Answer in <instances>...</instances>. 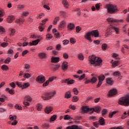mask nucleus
<instances>
[{"label":"nucleus","mask_w":129,"mask_h":129,"mask_svg":"<svg viewBox=\"0 0 129 129\" xmlns=\"http://www.w3.org/2000/svg\"><path fill=\"white\" fill-rule=\"evenodd\" d=\"M63 57L64 59H68V58H69V55H68V54L65 53L63 54Z\"/></svg>","instance_id":"obj_55"},{"label":"nucleus","mask_w":129,"mask_h":129,"mask_svg":"<svg viewBox=\"0 0 129 129\" xmlns=\"http://www.w3.org/2000/svg\"><path fill=\"white\" fill-rule=\"evenodd\" d=\"M6 32V30L3 27L0 26V34H4Z\"/></svg>","instance_id":"obj_45"},{"label":"nucleus","mask_w":129,"mask_h":129,"mask_svg":"<svg viewBox=\"0 0 129 129\" xmlns=\"http://www.w3.org/2000/svg\"><path fill=\"white\" fill-rule=\"evenodd\" d=\"M39 29L40 32H43V31H44V29H45V27H44V25H40L39 26Z\"/></svg>","instance_id":"obj_42"},{"label":"nucleus","mask_w":129,"mask_h":129,"mask_svg":"<svg viewBox=\"0 0 129 129\" xmlns=\"http://www.w3.org/2000/svg\"><path fill=\"white\" fill-rule=\"evenodd\" d=\"M113 29L115 31L116 34H118V28L111 26L107 28L106 31V35L109 36L110 35H111V33H112Z\"/></svg>","instance_id":"obj_6"},{"label":"nucleus","mask_w":129,"mask_h":129,"mask_svg":"<svg viewBox=\"0 0 129 129\" xmlns=\"http://www.w3.org/2000/svg\"><path fill=\"white\" fill-rule=\"evenodd\" d=\"M8 45H9V43L7 42H4L3 43H1V46L3 48H6V47H7Z\"/></svg>","instance_id":"obj_41"},{"label":"nucleus","mask_w":129,"mask_h":129,"mask_svg":"<svg viewBox=\"0 0 129 129\" xmlns=\"http://www.w3.org/2000/svg\"><path fill=\"white\" fill-rule=\"evenodd\" d=\"M62 4L65 8H68L69 5H68V2L66 0L62 1Z\"/></svg>","instance_id":"obj_32"},{"label":"nucleus","mask_w":129,"mask_h":129,"mask_svg":"<svg viewBox=\"0 0 129 129\" xmlns=\"http://www.w3.org/2000/svg\"><path fill=\"white\" fill-rule=\"evenodd\" d=\"M106 82L107 84H110V85H111L113 83V82L112 81V80H111V78H108L107 79Z\"/></svg>","instance_id":"obj_33"},{"label":"nucleus","mask_w":129,"mask_h":129,"mask_svg":"<svg viewBox=\"0 0 129 129\" xmlns=\"http://www.w3.org/2000/svg\"><path fill=\"white\" fill-rule=\"evenodd\" d=\"M100 107L97 106H96L95 108H90V114H91L92 113H93V112H94V111L95 112H100Z\"/></svg>","instance_id":"obj_11"},{"label":"nucleus","mask_w":129,"mask_h":129,"mask_svg":"<svg viewBox=\"0 0 129 129\" xmlns=\"http://www.w3.org/2000/svg\"><path fill=\"white\" fill-rule=\"evenodd\" d=\"M65 98H70L71 97V93L70 92H67L65 93L64 95Z\"/></svg>","instance_id":"obj_27"},{"label":"nucleus","mask_w":129,"mask_h":129,"mask_svg":"<svg viewBox=\"0 0 129 129\" xmlns=\"http://www.w3.org/2000/svg\"><path fill=\"white\" fill-rule=\"evenodd\" d=\"M107 112V109H103V110L102 111V116H103L104 115L106 114Z\"/></svg>","instance_id":"obj_51"},{"label":"nucleus","mask_w":129,"mask_h":129,"mask_svg":"<svg viewBox=\"0 0 129 129\" xmlns=\"http://www.w3.org/2000/svg\"><path fill=\"white\" fill-rule=\"evenodd\" d=\"M53 38L52 34H48L46 35V40H51Z\"/></svg>","instance_id":"obj_39"},{"label":"nucleus","mask_w":129,"mask_h":129,"mask_svg":"<svg viewBox=\"0 0 129 129\" xmlns=\"http://www.w3.org/2000/svg\"><path fill=\"white\" fill-rule=\"evenodd\" d=\"M2 69L3 70H9V67H8V66L6 65V64H4L2 66Z\"/></svg>","instance_id":"obj_35"},{"label":"nucleus","mask_w":129,"mask_h":129,"mask_svg":"<svg viewBox=\"0 0 129 129\" xmlns=\"http://www.w3.org/2000/svg\"><path fill=\"white\" fill-rule=\"evenodd\" d=\"M89 61L91 64H94L95 66H99L102 63L101 58L97 57L95 55L90 56L89 57Z\"/></svg>","instance_id":"obj_1"},{"label":"nucleus","mask_w":129,"mask_h":129,"mask_svg":"<svg viewBox=\"0 0 129 129\" xmlns=\"http://www.w3.org/2000/svg\"><path fill=\"white\" fill-rule=\"evenodd\" d=\"M90 81H91V83H95V82H96V81H97V78H96V77H93L91 79V80H90Z\"/></svg>","instance_id":"obj_36"},{"label":"nucleus","mask_w":129,"mask_h":129,"mask_svg":"<svg viewBox=\"0 0 129 129\" xmlns=\"http://www.w3.org/2000/svg\"><path fill=\"white\" fill-rule=\"evenodd\" d=\"M44 16V14L41 13L38 16L37 19H42V18H43Z\"/></svg>","instance_id":"obj_58"},{"label":"nucleus","mask_w":129,"mask_h":129,"mask_svg":"<svg viewBox=\"0 0 129 129\" xmlns=\"http://www.w3.org/2000/svg\"><path fill=\"white\" fill-rule=\"evenodd\" d=\"M107 12L110 14H115L119 11L117 6L115 5L108 4L107 5Z\"/></svg>","instance_id":"obj_3"},{"label":"nucleus","mask_w":129,"mask_h":129,"mask_svg":"<svg viewBox=\"0 0 129 129\" xmlns=\"http://www.w3.org/2000/svg\"><path fill=\"white\" fill-rule=\"evenodd\" d=\"M56 118H57V116H56V115H54L51 117L50 120L51 121H54V120H56Z\"/></svg>","instance_id":"obj_43"},{"label":"nucleus","mask_w":129,"mask_h":129,"mask_svg":"<svg viewBox=\"0 0 129 129\" xmlns=\"http://www.w3.org/2000/svg\"><path fill=\"white\" fill-rule=\"evenodd\" d=\"M38 57H39L40 59H46V58H47V54L45 52H41L38 54Z\"/></svg>","instance_id":"obj_14"},{"label":"nucleus","mask_w":129,"mask_h":129,"mask_svg":"<svg viewBox=\"0 0 129 129\" xmlns=\"http://www.w3.org/2000/svg\"><path fill=\"white\" fill-rule=\"evenodd\" d=\"M98 78L99 79V83L97 85V87H100V86L101 85V84H102V81H103V80H104V79H105V76H104V75H101L99 76L98 77Z\"/></svg>","instance_id":"obj_8"},{"label":"nucleus","mask_w":129,"mask_h":129,"mask_svg":"<svg viewBox=\"0 0 129 129\" xmlns=\"http://www.w3.org/2000/svg\"><path fill=\"white\" fill-rule=\"evenodd\" d=\"M68 63L66 61H64L63 62L62 64V70H67V69H68Z\"/></svg>","instance_id":"obj_18"},{"label":"nucleus","mask_w":129,"mask_h":129,"mask_svg":"<svg viewBox=\"0 0 129 129\" xmlns=\"http://www.w3.org/2000/svg\"><path fill=\"white\" fill-rule=\"evenodd\" d=\"M93 124H94V126H95V127H98V126L100 125L99 123H98V122H94Z\"/></svg>","instance_id":"obj_60"},{"label":"nucleus","mask_w":129,"mask_h":129,"mask_svg":"<svg viewBox=\"0 0 129 129\" xmlns=\"http://www.w3.org/2000/svg\"><path fill=\"white\" fill-rule=\"evenodd\" d=\"M43 108V106H42V104H38L36 106V109L38 110V111H41L42 110V109Z\"/></svg>","instance_id":"obj_25"},{"label":"nucleus","mask_w":129,"mask_h":129,"mask_svg":"<svg viewBox=\"0 0 129 129\" xmlns=\"http://www.w3.org/2000/svg\"><path fill=\"white\" fill-rule=\"evenodd\" d=\"M63 119L65 120H71V119H72L73 118H71V117L69 116V115H66L63 116Z\"/></svg>","instance_id":"obj_29"},{"label":"nucleus","mask_w":129,"mask_h":129,"mask_svg":"<svg viewBox=\"0 0 129 129\" xmlns=\"http://www.w3.org/2000/svg\"><path fill=\"white\" fill-rule=\"evenodd\" d=\"M80 31H81V28H80V27H79V26H77L76 27L77 33H79V32H80Z\"/></svg>","instance_id":"obj_62"},{"label":"nucleus","mask_w":129,"mask_h":129,"mask_svg":"<svg viewBox=\"0 0 129 129\" xmlns=\"http://www.w3.org/2000/svg\"><path fill=\"white\" fill-rule=\"evenodd\" d=\"M52 110H53V108H52L51 106L46 107L44 110L46 113H49L51 111H52Z\"/></svg>","instance_id":"obj_19"},{"label":"nucleus","mask_w":129,"mask_h":129,"mask_svg":"<svg viewBox=\"0 0 129 129\" xmlns=\"http://www.w3.org/2000/svg\"><path fill=\"white\" fill-rule=\"evenodd\" d=\"M30 86V83H24L22 85V89L28 88Z\"/></svg>","instance_id":"obj_22"},{"label":"nucleus","mask_w":129,"mask_h":129,"mask_svg":"<svg viewBox=\"0 0 129 129\" xmlns=\"http://www.w3.org/2000/svg\"><path fill=\"white\" fill-rule=\"evenodd\" d=\"M6 91H8L10 94H15V91L13 89L10 90L9 88H6Z\"/></svg>","instance_id":"obj_30"},{"label":"nucleus","mask_w":129,"mask_h":129,"mask_svg":"<svg viewBox=\"0 0 129 129\" xmlns=\"http://www.w3.org/2000/svg\"><path fill=\"white\" fill-rule=\"evenodd\" d=\"M8 54H11V55H13V54H14V50L12 49H9L8 51Z\"/></svg>","instance_id":"obj_63"},{"label":"nucleus","mask_w":129,"mask_h":129,"mask_svg":"<svg viewBox=\"0 0 129 129\" xmlns=\"http://www.w3.org/2000/svg\"><path fill=\"white\" fill-rule=\"evenodd\" d=\"M107 21L109 24H111V25H113L115 23H122V22H123V20L122 19L118 20L112 18H108L107 19Z\"/></svg>","instance_id":"obj_7"},{"label":"nucleus","mask_w":129,"mask_h":129,"mask_svg":"<svg viewBox=\"0 0 129 129\" xmlns=\"http://www.w3.org/2000/svg\"><path fill=\"white\" fill-rule=\"evenodd\" d=\"M108 48V46L106 43H104L102 45V50H106Z\"/></svg>","instance_id":"obj_34"},{"label":"nucleus","mask_w":129,"mask_h":129,"mask_svg":"<svg viewBox=\"0 0 129 129\" xmlns=\"http://www.w3.org/2000/svg\"><path fill=\"white\" fill-rule=\"evenodd\" d=\"M15 108H16V109H19V110H22V106L18 104L15 105Z\"/></svg>","instance_id":"obj_49"},{"label":"nucleus","mask_w":129,"mask_h":129,"mask_svg":"<svg viewBox=\"0 0 129 129\" xmlns=\"http://www.w3.org/2000/svg\"><path fill=\"white\" fill-rule=\"evenodd\" d=\"M48 20H49L48 18L44 19L42 21V23H40V25L44 26V25L46 24V22L48 21Z\"/></svg>","instance_id":"obj_46"},{"label":"nucleus","mask_w":129,"mask_h":129,"mask_svg":"<svg viewBox=\"0 0 129 129\" xmlns=\"http://www.w3.org/2000/svg\"><path fill=\"white\" fill-rule=\"evenodd\" d=\"M99 123L101 125H104V118H103V117H100L99 120Z\"/></svg>","instance_id":"obj_23"},{"label":"nucleus","mask_w":129,"mask_h":129,"mask_svg":"<svg viewBox=\"0 0 129 129\" xmlns=\"http://www.w3.org/2000/svg\"><path fill=\"white\" fill-rule=\"evenodd\" d=\"M24 8H25L24 5H19L17 6V9L18 10H22V9H24Z\"/></svg>","instance_id":"obj_47"},{"label":"nucleus","mask_w":129,"mask_h":129,"mask_svg":"<svg viewBox=\"0 0 129 129\" xmlns=\"http://www.w3.org/2000/svg\"><path fill=\"white\" fill-rule=\"evenodd\" d=\"M89 112L90 114L91 111H90V108H88L87 106H83L82 107V113H86Z\"/></svg>","instance_id":"obj_9"},{"label":"nucleus","mask_w":129,"mask_h":129,"mask_svg":"<svg viewBox=\"0 0 129 129\" xmlns=\"http://www.w3.org/2000/svg\"><path fill=\"white\" fill-rule=\"evenodd\" d=\"M66 26V22L65 21H62L58 26V29L60 30H63V29L65 28Z\"/></svg>","instance_id":"obj_12"},{"label":"nucleus","mask_w":129,"mask_h":129,"mask_svg":"<svg viewBox=\"0 0 129 129\" xmlns=\"http://www.w3.org/2000/svg\"><path fill=\"white\" fill-rule=\"evenodd\" d=\"M11 62V57H8L6 60H5L4 63H10Z\"/></svg>","instance_id":"obj_53"},{"label":"nucleus","mask_w":129,"mask_h":129,"mask_svg":"<svg viewBox=\"0 0 129 129\" xmlns=\"http://www.w3.org/2000/svg\"><path fill=\"white\" fill-rule=\"evenodd\" d=\"M46 79H45V77L43 76H38L36 79V81L39 83H44Z\"/></svg>","instance_id":"obj_10"},{"label":"nucleus","mask_w":129,"mask_h":129,"mask_svg":"<svg viewBox=\"0 0 129 129\" xmlns=\"http://www.w3.org/2000/svg\"><path fill=\"white\" fill-rule=\"evenodd\" d=\"M9 118L10 120H14V119H16V118H17V116H13V115H10Z\"/></svg>","instance_id":"obj_44"},{"label":"nucleus","mask_w":129,"mask_h":129,"mask_svg":"<svg viewBox=\"0 0 129 129\" xmlns=\"http://www.w3.org/2000/svg\"><path fill=\"white\" fill-rule=\"evenodd\" d=\"M59 20H60V17H56L54 18L53 20V25H56L58 22H59Z\"/></svg>","instance_id":"obj_26"},{"label":"nucleus","mask_w":129,"mask_h":129,"mask_svg":"<svg viewBox=\"0 0 129 129\" xmlns=\"http://www.w3.org/2000/svg\"><path fill=\"white\" fill-rule=\"evenodd\" d=\"M70 42L72 44H75V43L76 42V41L75 40V39L71 38Z\"/></svg>","instance_id":"obj_61"},{"label":"nucleus","mask_w":129,"mask_h":129,"mask_svg":"<svg viewBox=\"0 0 129 129\" xmlns=\"http://www.w3.org/2000/svg\"><path fill=\"white\" fill-rule=\"evenodd\" d=\"M72 100L73 102H77V101H78V100H79V98L77 96H74L73 97Z\"/></svg>","instance_id":"obj_40"},{"label":"nucleus","mask_w":129,"mask_h":129,"mask_svg":"<svg viewBox=\"0 0 129 129\" xmlns=\"http://www.w3.org/2000/svg\"><path fill=\"white\" fill-rule=\"evenodd\" d=\"M84 78H85V74H84L83 75L81 76L80 77H79V80H82Z\"/></svg>","instance_id":"obj_59"},{"label":"nucleus","mask_w":129,"mask_h":129,"mask_svg":"<svg viewBox=\"0 0 129 129\" xmlns=\"http://www.w3.org/2000/svg\"><path fill=\"white\" fill-rule=\"evenodd\" d=\"M118 60H115L112 63V65L113 67H116V66H118Z\"/></svg>","instance_id":"obj_31"},{"label":"nucleus","mask_w":129,"mask_h":129,"mask_svg":"<svg viewBox=\"0 0 129 129\" xmlns=\"http://www.w3.org/2000/svg\"><path fill=\"white\" fill-rule=\"evenodd\" d=\"M54 79H56V77H52L49 78L48 81H49V82H52V81H54Z\"/></svg>","instance_id":"obj_54"},{"label":"nucleus","mask_w":129,"mask_h":129,"mask_svg":"<svg viewBox=\"0 0 129 129\" xmlns=\"http://www.w3.org/2000/svg\"><path fill=\"white\" fill-rule=\"evenodd\" d=\"M116 92H117L116 89H113L110 90L109 92V96H113V95H115V94H116Z\"/></svg>","instance_id":"obj_16"},{"label":"nucleus","mask_w":129,"mask_h":129,"mask_svg":"<svg viewBox=\"0 0 129 129\" xmlns=\"http://www.w3.org/2000/svg\"><path fill=\"white\" fill-rule=\"evenodd\" d=\"M78 59L79 60H83L84 58H83V54H79L78 55Z\"/></svg>","instance_id":"obj_50"},{"label":"nucleus","mask_w":129,"mask_h":129,"mask_svg":"<svg viewBox=\"0 0 129 129\" xmlns=\"http://www.w3.org/2000/svg\"><path fill=\"white\" fill-rule=\"evenodd\" d=\"M32 75H31V74H29V73H26L24 74L23 77L24 78H30V77H31Z\"/></svg>","instance_id":"obj_37"},{"label":"nucleus","mask_w":129,"mask_h":129,"mask_svg":"<svg viewBox=\"0 0 129 129\" xmlns=\"http://www.w3.org/2000/svg\"><path fill=\"white\" fill-rule=\"evenodd\" d=\"M59 59L60 58L59 57H52L51 62L52 63H57V62H59Z\"/></svg>","instance_id":"obj_21"},{"label":"nucleus","mask_w":129,"mask_h":129,"mask_svg":"<svg viewBox=\"0 0 129 129\" xmlns=\"http://www.w3.org/2000/svg\"><path fill=\"white\" fill-rule=\"evenodd\" d=\"M15 20V18L14 17V16H8L7 18V22L8 23H12V21H14Z\"/></svg>","instance_id":"obj_20"},{"label":"nucleus","mask_w":129,"mask_h":129,"mask_svg":"<svg viewBox=\"0 0 129 129\" xmlns=\"http://www.w3.org/2000/svg\"><path fill=\"white\" fill-rule=\"evenodd\" d=\"M28 15H29V12H24L23 14H22V16L23 17H27V16H28Z\"/></svg>","instance_id":"obj_64"},{"label":"nucleus","mask_w":129,"mask_h":129,"mask_svg":"<svg viewBox=\"0 0 129 129\" xmlns=\"http://www.w3.org/2000/svg\"><path fill=\"white\" fill-rule=\"evenodd\" d=\"M119 104L120 105H124V106H129V96H126V97H122L120 98L118 100Z\"/></svg>","instance_id":"obj_4"},{"label":"nucleus","mask_w":129,"mask_h":129,"mask_svg":"<svg viewBox=\"0 0 129 129\" xmlns=\"http://www.w3.org/2000/svg\"><path fill=\"white\" fill-rule=\"evenodd\" d=\"M116 113H117V111H114L110 112L109 114V117L110 118H111L112 117V116H113V115H114V114H116Z\"/></svg>","instance_id":"obj_24"},{"label":"nucleus","mask_w":129,"mask_h":129,"mask_svg":"<svg viewBox=\"0 0 129 129\" xmlns=\"http://www.w3.org/2000/svg\"><path fill=\"white\" fill-rule=\"evenodd\" d=\"M91 36H94L95 38H97V37L99 36L98 30H92L90 32L87 33V34L85 35V39L88 40L90 43L92 42V40L91 39Z\"/></svg>","instance_id":"obj_2"},{"label":"nucleus","mask_w":129,"mask_h":129,"mask_svg":"<svg viewBox=\"0 0 129 129\" xmlns=\"http://www.w3.org/2000/svg\"><path fill=\"white\" fill-rule=\"evenodd\" d=\"M23 104L26 106H29L30 105V103L24 100V101L23 102Z\"/></svg>","instance_id":"obj_52"},{"label":"nucleus","mask_w":129,"mask_h":129,"mask_svg":"<svg viewBox=\"0 0 129 129\" xmlns=\"http://www.w3.org/2000/svg\"><path fill=\"white\" fill-rule=\"evenodd\" d=\"M69 108H71V109H73V110H75V109H76V107L73 105H71L69 106Z\"/></svg>","instance_id":"obj_57"},{"label":"nucleus","mask_w":129,"mask_h":129,"mask_svg":"<svg viewBox=\"0 0 129 129\" xmlns=\"http://www.w3.org/2000/svg\"><path fill=\"white\" fill-rule=\"evenodd\" d=\"M55 94H56V92H51L44 94L43 96H42L41 97L44 100H49V99H51Z\"/></svg>","instance_id":"obj_5"},{"label":"nucleus","mask_w":129,"mask_h":129,"mask_svg":"<svg viewBox=\"0 0 129 129\" xmlns=\"http://www.w3.org/2000/svg\"><path fill=\"white\" fill-rule=\"evenodd\" d=\"M24 100L26 101H32V98L29 95H27L24 98Z\"/></svg>","instance_id":"obj_28"},{"label":"nucleus","mask_w":129,"mask_h":129,"mask_svg":"<svg viewBox=\"0 0 129 129\" xmlns=\"http://www.w3.org/2000/svg\"><path fill=\"white\" fill-rule=\"evenodd\" d=\"M41 41V39H38L36 40L33 41L32 42H30V46H36L39 44V42Z\"/></svg>","instance_id":"obj_15"},{"label":"nucleus","mask_w":129,"mask_h":129,"mask_svg":"<svg viewBox=\"0 0 129 129\" xmlns=\"http://www.w3.org/2000/svg\"><path fill=\"white\" fill-rule=\"evenodd\" d=\"M60 16L61 17H63V18H66L67 17V15H66V13L62 11L60 12Z\"/></svg>","instance_id":"obj_38"},{"label":"nucleus","mask_w":129,"mask_h":129,"mask_svg":"<svg viewBox=\"0 0 129 129\" xmlns=\"http://www.w3.org/2000/svg\"><path fill=\"white\" fill-rule=\"evenodd\" d=\"M75 28V25L73 23H69L68 25V29L70 30V31H72V30H74Z\"/></svg>","instance_id":"obj_17"},{"label":"nucleus","mask_w":129,"mask_h":129,"mask_svg":"<svg viewBox=\"0 0 129 129\" xmlns=\"http://www.w3.org/2000/svg\"><path fill=\"white\" fill-rule=\"evenodd\" d=\"M73 91L74 92L75 94L76 95H77L79 93L78 90H77V88H75L73 89Z\"/></svg>","instance_id":"obj_48"},{"label":"nucleus","mask_w":129,"mask_h":129,"mask_svg":"<svg viewBox=\"0 0 129 129\" xmlns=\"http://www.w3.org/2000/svg\"><path fill=\"white\" fill-rule=\"evenodd\" d=\"M61 82L62 83H67L68 84H73V83H74V80L67 79L66 80H63Z\"/></svg>","instance_id":"obj_13"},{"label":"nucleus","mask_w":129,"mask_h":129,"mask_svg":"<svg viewBox=\"0 0 129 129\" xmlns=\"http://www.w3.org/2000/svg\"><path fill=\"white\" fill-rule=\"evenodd\" d=\"M49 83H50V82L48 80L47 81H46L45 83H43V86H47L48 85H49Z\"/></svg>","instance_id":"obj_56"}]
</instances>
